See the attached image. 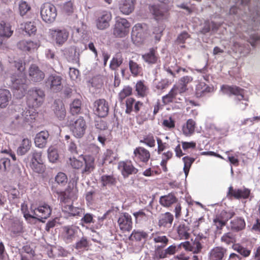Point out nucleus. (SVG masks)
<instances>
[{
  "label": "nucleus",
  "mask_w": 260,
  "mask_h": 260,
  "mask_svg": "<svg viewBox=\"0 0 260 260\" xmlns=\"http://www.w3.org/2000/svg\"><path fill=\"white\" fill-rule=\"evenodd\" d=\"M250 0H239L236 2V6L231 8L229 12L230 15H234L237 18L241 17L242 20L244 22L248 21V23L252 25V28L253 29L260 30V14L258 12L256 13L251 12L249 7L247 8L249 14H247L245 11L246 8Z\"/></svg>",
  "instance_id": "obj_1"
},
{
  "label": "nucleus",
  "mask_w": 260,
  "mask_h": 260,
  "mask_svg": "<svg viewBox=\"0 0 260 260\" xmlns=\"http://www.w3.org/2000/svg\"><path fill=\"white\" fill-rule=\"evenodd\" d=\"M14 63L18 73L14 74L11 76V86L13 89L14 95L16 98L21 99L24 95L28 86L26 77L24 72V64L21 60L15 61Z\"/></svg>",
  "instance_id": "obj_2"
},
{
  "label": "nucleus",
  "mask_w": 260,
  "mask_h": 260,
  "mask_svg": "<svg viewBox=\"0 0 260 260\" xmlns=\"http://www.w3.org/2000/svg\"><path fill=\"white\" fill-rule=\"evenodd\" d=\"M207 238L203 235H198L194 239L181 242L180 246H182L186 251L191 252L193 254L202 253L205 248V242Z\"/></svg>",
  "instance_id": "obj_3"
},
{
  "label": "nucleus",
  "mask_w": 260,
  "mask_h": 260,
  "mask_svg": "<svg viewBox=\"0 0 260 260\" xmlns=\"http://www.w3.org/2000/svg\"><path fill=\"white\" fill-rule=\"evenodd\" d=\"M45 98L44 91L38 88L29 89L27 95V105L33 109L40 107L44 102Z\"/></svg>",
  "instance_id": "obj_4"
},
{
  "label": "nucleus",
  "mask_w": 260,
  "mask_h": 260,
  "mask_svg": "<svg viewBox=\"0 0 260 260\" xmlns=\"http://www.w3.org/2000/svg\"><path fill=\"white\" fill-rule=\"evenodd\" d=\"M221 90L224 94L229 95H234L236 96V100L239 101H243L239 104L240 108L244 110L247 106L246 103L247 100L244 97V91L243 89L240 88L237 86H230L229 85H222Z\"/></svg>",
  "instance_id": "obj_5"
},
{
  "label": "nucleus",
  "mask_w": 260,
  "mask_h": 260,
  "mask_svg": "<svg viewBox=\"0 0 260 260\" xmlns=\"http://www.w3.org/2000/svg\"><path fill=\"white\" fill-rule=\"evenodd\" d=\"M40 13L42 20L48 23L54 22L57 16L55 7L49 3H44L42 5Z\"/></svg>",
  "instance_id": "obj_6"
},
{
  "label": "nucleus",
  "mask_w": 260,
  "mask_h": 260,
  "mask_svg": "<svg viewBox=\"0 0 260 260\" xmlns=\"http://www.w3.org/2000/svg\"><path fill=\"white\" fill-rule=\"evenodd\" d=\"M130 23L125 18L116 17L113 34L117 37H125L128 32Z\"/></svg>",
  "instance_id": "obj_7"
},
{
  "label": "nucleus",
  "mask_w": 260,
  "mask_h": 260,
  "mask_svg": "<svg viewBox=\"0 0 260 260\" xmlns=\"http://www.w3.org/2000/svg\"><path fill=\"white\" fill-rule=\"evenodd\" d=\"M37 113L32 108L31 110H23L20 114L15 115L16 123L21 125L30 124L35 119Z\"/></svg>",
  "instance_id": "obj_8"
},
{
  "label": "nucleus",
  "mask_w": 260,
  "mask_h": 260,
  "mask_svg": "<svg viewBox=\"0 0 260 260\" xmlns=\"http://www.w3.org/2000/svg\"><path fill=\"white\" fill-rule=\"evenodd\" d=\"M86 121L82 117L72 121L70 124V129L76 138H81L84 135L86 129Z\"/></svg>",
  "instance_id": "obj_9"
},
{
  "label": "nucleus",
  "mask_w": 260,
  "mask_h": 260,
  "mask_svg": "<svg viewBox=\"0 0 260 260\" xmlns=\"http://www.w3.org/2000/svg\"><path fill=\"white\" fill-rule=\"evenodd\" d=\"M118 169L124 178H126L131 175L136 174L138 169L134 167L133 162L128 159L120 161L118 164Z\"/></svg>",
  "instance_id": "obj_10"
},
{
  "label": "nucleus",
  "mask_w": 260,
  "mask_h": 260,
  "mask_svg": "<svg viewBox=\"0 0 260 260\" xmlns=\"http://www.w3.org/2000/svg\"><path fill=\"white\" fill-rule=\"evenodd\" d=\"M62 81L61 76L56 74H51L46 79V86L51 91L57 92L61 90L63 88Z\"/></svg>",
  "instance_id": "obj_11"
},
{
  "label": "nucleus",
  "mask_w": 260,
  "mask_h": 260,
  "mask_svg": "<svg viewBox=\"0 0 260 260\" xmlns=\"http://www.w3.org/2000/svg\"><path fill=\"white\" fill-rule=\"evenodd\" d=\"M49 33L52 40L59 46H62L67 41L69 35L65 29H50Z\"/></svg>",
  "instance_id": "obj_12"
},
{
  "label": "nucleus",
  "mask_w": 260,
  "mask_h": 260,
  "mask_svg": "<svg viewBox=\"0 0 260 260\" xmlns=\"http://www.w3.org/2000/svg\"><path fill=\"white\" fill-rule=\"evenodd\" d=\"M52 210L50 206L47 204L39 205L37 208L31 207V212L36 215L37 219L44 222V219H46L51 215Z\"/></svg>",
  "instance_id": "obj_13"
},
{
  "label": "nucleus",
  "mask_w": 260,
  "mask_h": 260,
  "mask_svg": "<svg viewBox=\"0 0 260 260\" xmlns=\"http://www.w3.org/2000/svg\"><path fill=\"white\" fill-rule=\"evenodd\" d=\"M62 236L66 243H70L74 241L79 232V229L75 225H66L62 227Z\"/></svg>",
  "instance_id": "obj_14"
},
{
  "label": "nucleus",
  "mask_w": 260,
  "mask_h": 260,
  "mask_svg": "<svg viewBox=\"0 0 260 260\" xmlns=\"http://www.w3.org/2000/svg\"><path fill=\"white\" fill-rule=\"evenodd\" d=\"M109 110V104L105 100L99 99L94 102L93 111L95 114L99 117H106L108 114Z\"/></svg>",
  "instance_id": "obj_15"
},
{
  "label": "nucleus",
  "mask_w": 260,
  "mask_h": 260,
  "mask_svg": "<svg viewBox=\"0 0 260 260\" xmlns=\"http://www.w3.org/2000/svg\"><path fill=\"white\" fill-rule=\"evenodd\" d=\"M146 29L145 24L138 23L133 27L132 31V39L135 43H141L145 37V31Z\"/></svg>",
  "instance_id": "obj_16"
},
{
  "label": "nucleus",
  "mask_w": 260,
  "mask_h": 260,
  "mask_svg": "<svg viewBox=\"0 0 260 260\" xmlns=\"http://www.w3.org/2000/svg\"><path fill=\"white\" fill-rule=\"evenodd\" d=\"M250 193V190L248 188L243 187L239 189H234L231 186L229 187L227 196L229 198H234L236 199H246L249 197Z\"/></svg>",
  "instance_id": "obj_17"
},
{
  "label": "nucleus",
  "mask_w": 260,
  "mask_h": 260,
  "mask_svg": "<svg viewBox=\"0 0 260 260\" xmlns=\"http://www.w3.org/2000/svg\"><path fill=\"white\" fill-rule=\"evenodd\" d=\"M117 222L120 230L123 232H129L132 229L133 222L132 217L127 213H124L121 214Z\"/></svg>",
  "instance_id": "obj_18"
},
{
  "label": "nucleus",
  "mask_w": 260,
  "mask_h": 260,
  "mask_svg": "<svg viewBox=\"0 0 260 260\" xmlns=\"http://www.w3.org/2000/svg\"><path fill=\"white\" fill-rule=\"evenodd\" d=\"M174 216L170 212L161 214L158 217V225L160 229L168 230L171 228Z\"/></svg>",
  "instance_id": "obj_19"
},
{
  "label": "nucleus",
  "mask_w": 260,
  "mask_h": 260,
  "mask_svg": "<svg viewBox=\"0 0 260 260\" xmlns=\"http://www.w3.org/2000/svg\"><path fill=\"white\" fill-rule=\"evenodd\" d=\"M112 18L110 12L103 11L96 20V27L99 29L103 30L109 26V22Z\"/></svg>",
  "instance_id": "obj_20"
},
{
  "label": "nucleus",
  "mask_w": 260,
  "mask_h": 260,
  "mask_svg": "<svg viewBox=\"0 0 260 260\" xmlns=\"http://www.w3.org/2000/svg\"><path fill=\"white\" fill-rule=\"evenodd\" d=\"M150 11L156 20L166 19L168 16V11L162 5H154L150 7Z\"/></svg>",
  "instance_id": "obj_21"
},
{
  "label": "nucleus",
  "mask_w": 260,
  "mask_h": 260,
  "mask_svg": "<svg viewBox=\"0 0 260 260\" xmlns=\"http://www.w3.org/2000/svg\"><path fill=\"white\" fill-rule=\"evenodd\" d=\"M136 0H119L118 2V9L124 15H129L134 10Z\"/></svg>",
  "instance_id": "obj_22"
},
{
  "label": "nucleus",
  "mask_w": 260,
  "mask_h": 260,
  "mask_svg": "<svg viewBox=\"0 0 260 260\" xmlns=\"http://www.w3.org/2000/svg\"><path fill=\"white\" fill-rule=\"evenodd\" d=\"M134 158L136 161L147 162L150 157L149 151L142 147H137L134 150Z\"/></svg>",
  "instance_id": "obj_23"
},
{
  "label": "nucleus",
  "mask_w": 260,
  "mask_h": 260,
  "mask_svg": "<svg viewBox=\"0 0 260 260\" xmlns=\"http://www.w3.org/2000/svg\"><path fill=\"white\" fill-rule=\"evenodd\" d=\"M226 249L222 247L217 246L212 248L208 254L209 260H224Z\"/></svg>",
  "instance_id": "obj_24"
},
{
  "label": "nucleus",
  "mask_w": 260,
  "mask_h": 260,
  "mask_svg": "<svg viewBox=\"0 0 260 260\" xmlns=\"http://www.w3.org/2000/svg\"><path fill=\"white\" fill-rule=\"evenodd\" d=\"M142 57L144 61L149 64L156 63L159 58L156 48H150L148 51L142 55Z\"/></svg>",
  "instance_id": "obj_25"
},
{
  "label": "nucleus",
  "mask_w": 260,
  "mask_h": 260,
  "mask_svg": "<svg viewBox=\"0 0 260 260\" xmlns=\"http://www.w3.org/2000/svg\"><path fill=\"white\" fill-rule=\"evenodd\" d=\"M28 72L30 80L34 82H40L45 77L44 73L35 64L30 66Z\"/></svg>",
  "instance_id": "obj_26"
},
{
  "label": "nucleus",
  "mask_w": 260,
  "mask_h": 260,
  "mask_svg": "<svg viewBox=\"0 0 260 260\" xmlns=\"http://www.w3.org/2000/svg\"><path fill=\"white\" fill-rule=\"evenodd\" d=\"M176 232L179 240H186L190 238V229L187 224L185 223L179 224L176 228Z\"/></svg>",
  "instance_id": "obj_27"
},
{
  "label": "nucleus",
  "mask_w": 260,
  "mask_h": 260,
  "mask_svg": "<svg viewBox=\"0 0 260 260\" xmlns=\"http://www.w3.org/2000/svg\"><path fill=\"white\" fill-rule=\"evenodd\" d=\"M196 95L197 97L203 96L213 91V87L206 84L205 82H200L196 86Z\"/></svg>",
  "instance_id": "obj_28"
},
{
  "label": "nucleus",
  "mask_w": 260,
  "mask_h": 260,
  "mask_svg": "<svg viewBox=\"0 0 260 260\" xmlns=\"http://www.w3.org/2000/svg\"><path fill=\"white\" fill-rule=\"evenodd\" d=\"M139 124H142L148 120H153L154 115L151 114V109L147 107H144L136 117Z\"/></svg>",
  "instance_id": "obj_29"
},
{
  "label": "nucleus",
  "mask_w": 260,
  "mask_h": 260,
  "mask_svg": "<svg viewBox=\"0 0 260 260\" xmlns=\"http://www.w3.org/2000/svg\"><path fill=\"white\" fill-rule=\"evenodd\" d=\"M181 247L182 246H180V244L177 245L173 244L164 250H159L158 251V257L160 259H164L169 256L174 255Z\"/></svg>",
  "instance_id": "obj_30"
},
{
  "label": "nucleus",
  "mask_w": 260,
  "mask_h": 260,
  "mask_svg": "<svg viewBox=\"0 0 260 260\" xmlns=\"http://www.w3.org/2000/svg\"><path fill=\"white\" fill-rule=\"evenodd\" d=\"M149 238V233L142 230H134L129 237V240H135L136 241L145 242Z\"/></svg>",
  "instance_id": "obj_31"
},
{
  "label": "nucleus",
  "mask_w": 260,
  "mask_h": 260,
  "mask_svg": "<svg viewBox=\"0 0 260 260\" xmlns=\"http://www.w3.org/2000/svg\"><path fill=\"white\" fill-rule=\"evenodd\" d=\"M48 137L49 133L47 131H41L37 134L35 138L36 146L41 148L45 147Z\"/></svg>",
  "instance_id": "obj_32"
},
{
  "label": "nucleus",
  "mask_w": 260,
  "mask_h": 260,
  "mask_svg": "<svg viewBox=\"0 0 260 260\" xmlns=\"http://www.w3.org/2000/svg\"><path fill=\"white\" fill-rule=\"evenodd\" d=\"M83 163L85 164V168L82 171V174H88L91 173L94 168V159L89 155H86L83 157Z\"/></svg>",
  "instance_id": "obj_33"
},
{
  "label": "nucleus",
  "mask_w": 260,
  "mask_h": 260,
  "mask_svg": "<svg viewBox=\"0 0 260 260\" xmlns=\"http://www.w3.org/2000/svg\"><path fill=\"white\" fill-rule=\"evenodd\" d=\"M62 211L68 213L70 216H79L82 213V209L73 206L72 204H66L62 205Z\"/></svg>",
  "instance_id": "obj_34"
},
{
  "label": "nucleus",
  "mask_w": 260,
  "mask_h": 260,
  "mask_svg": "<svg viewBox=\"0 0 260 260\" xmlns=\"http://www.w3.org/2000/svg\"><path fill=\"white\" fill-rule=\"evenodd\" d=\"M18 48L23 51H30L39 47L37 43L30 40H22L17 44Z\"/></svg>",
  "instance_id": "obj_35"
},
{
  "label": "nucleus",
  "mask_w": 260,
  "mask_h": 260,
  "mask_svg": "<svg viewBox=\"0 0 260 260\" xmlns=\"http://www.w3.org/2000/svg\"><path fill=\"white\" fill-rule=\"evenodd\" d=\"M245 222L242 217H237L232 219L230 221V226L232 230L238 232L244 229L245 227Z\"/></svg>",
  "instance_id": "obj_36"
},
{
  "label": "nucleus",
  "mask_w": 260,
  "mask_h": 260,
  "mask_svg": "<svg viewBox=\"0 0 260 260\" xmlns=\"http://www.w3.org/2000/svg\"><path fill=\"white\" fill-rule=\"evenodd\" d=\"M31 146V141L27 138L23 139L17 150L18 155H23L30 149Z\"/></svg>",
  "instance_id": "obj_37"
},
{
  "label": "nucleus",
  "mask_w": 260,
  "mask_h": 260,
  "mask_svg": "<svg viewBox=\"0 0 260 260\" xmlns=\"http://www.w3.org/2000/svg\"><path fill=\"white\" fill-rule=\"evenodd\" d=\"M171 83V82L167 79H162L160 81L155 80L153 82L154 90L156 92H161L167 88Z\"/></svg>",
  "instance_id": "obj_38"
},
{
  "label": "nucleus",
  "mask_w": 260,
  "mask_h": 260,
  "mask_svg": "<svg viewBox=\"0 0 260 260\" xmlns=\"http://www.w3.org/2000/svg\"><path fill=\"white\" fill-rule=\"evenodd\" d=\"M177 201L176 197L172 193L161 196L159 198V203L164 207H169Z\"/></svg>",
  "instance_id": "obj_39"
},
{
  "label": "nucleus",
  "mask_w": 260,
  "mask_h": 260,
  "mask_svg": "<svg viewBox=\"0 0 260 260\" xmlns=\"http://www.w3.org/2000/svg\"><path fill=\"white\" fill-rule=\"evenodd\" d=\"M22 222L19 220H15L12 222L9 228L12 236H16L23 232Z\"/></svg>",
  "instance_id": "obj_40"
},
{
  "label": "nucleus",
  "mask_w": 260,
  "mask_h": 260,
  "mask_svg": "<svg viewBox=\"0 0 260 260\" xmlns=\"http://www.w3.org/2000/svg\"><path fill=\"white\" fill-rule=\"evenodd\" d=\"M53 110L55 115L59 120L63 119L66 116L64 107L61 102L55 101L53 105Z\"/></svg>",
  "instance_id": "obj_41"
},
{
  "label": "nucleus",
  "mask_w": 260,
  "mask_h": 260,
  "mask_svg": "<svg viewBox=\"0 0 260 260\" xmlns=\"http://www.w3.org/2000/svg\"><path fill=\"white\" fill-rule=\"evenodd\" d=\"M11 99V94L9 90L6 89H0V107L5 108L9 100Z\"/></svg>",
  "instance_id": "obj_42"
},
{
  "label": "nucleus",
  "mask_w": 260,
  "mask_h": 260,
  "mask_svg": "<svg viewBox=\"0 0 260 260\" xmlns=\"http://www.w3.org/2000/svg\"><path fill=\"white\" fill-rule=\"evenodd\" d=\"M13 32V30L11 29V26L9 23L5 21L0 22V36L6 38L10 37Z\"/></svg>",
  "instance_id": "obj_43"
},
{
  "label": "nucleus",
  "mask_w": 260,
  "mask_h": 260,
  "mask_svg": "<svg viewBox=\"0 0 260 260\" xmlns=\"http://www.w3.org/2000/svg\"><path fill=\"white\" fill-rule=\"evenodd\" d=\"M196 122L191 119H188L182 126V132L186 136H189L194 132Z\"/></svg>",
  "instance_id": "obj_44"
},
{
  "label": "nucleus",
  "mask_w": 260,
  "mask_h": 260,
  "mask_svg": "<svg viewBox=\"0 0 260 260\" xmlns=\"http://www.w3.org/2000/svg\"><path fill=\"white\" fill-rule=\"evenodd\" d=\"M21 28L23 29L29 36L34 34L37 31L36 25L34 21H27L22 23Z\"/></svg>",
  "instance_id": "obj_45"
},
{
  "label": "nucleus",
  "mask_w": 260,
  "mask_h": 260,
  "mask_svg": "<svg viewBox=\"0 0 260 260\" xmlns=\"http://www.w3.org/2000/svg\"><path fill=\"white\" fill-rule=\"evenodd\" d=\"M123 57L121 54H116L113 57L110 63V68L112 70H116L123 62Z\"/></svg>",
  "instance_id": "obj_46"
},
{
  "label": "nucleus",
  "mask_w": 260,
  "mask_h": 260,
  "mask_svg": "<svg viewBox=\"0 0 260 260\" xmlns=\"http://www.w3.org/2000/svg\"><path fill=\"white\" fill-rule=\"evenodd\" d=\"M136 90L138 94L142 97H144L147 94L148 87L145 85L144 81H138L136 84Z\"/></svg>",
  "instance_id": "obj_47"
},
{
  "label": "nucleus",
  "mask_w": 260,
  "mask_h": 260,
  "mask_svg": "<svg viewBox=\"0 0 260 260\" xmlns=\"http://www.w3.org/2000/svg\"><path fill=\"white\" fill-rule=\"evenodd\" d=\"M101 180L103 186H112L116 183V179L113 175H104Z\"/></svg>",
  "instance_id": "obj_48"
},
{
  "label": "nucleus",
  "mask_w": 260,
  "mask_h": 260,
  "mask_svg": "<svg viewBox=\"0 0 260 260\" xmlns=\"http://www.w3.org/2000/svg\"><path fill=\"white\" fill-rule=\"evenodd\" d=\"M140 142L149 147H154L155 146V140L154 136L151 133H149L145 135L143 139L140 140Z\"/></svg>",
  "instance_id": "obj_49"
},
{
  "label": "nucleus",
  "mask_w": 260,
  "mask_h": 260,
  "mask_svg": "<svg viewBox=\"0 0 260 260\" xmlns=\"http://www.w3.org/2000/svg\"><path fill=\"white\" fill-rule=\"evenodd\" d=\"M153 238V241L155 243L162 244V247H166L169 241L168 238L166 236L157 235L152 233L150 237V239Z\"/></svg>",
  "instance_id": "obj_50"
},
{
  "label": "nucleus",
  "mask_w": 260,
  "mask_h": 260,
  "mask_svg": "<svg viewBox=\"0 0 260 260\" xmlns=\"http://www.w3.org/2000/svg\"><path fill=\"white\" fill-rule=\"evenodd\" d=\"M18 5L19 13L21 16L25 15L31 9L28 3L24 0L19 1Z\"/></svg>",
  "instance_id": "obj_51"
},
{
  "label": "nucleus",
  "mask_w": 260,
  "mask_h": 260,
  "mask_svg": "<svg viewBox=\"0 0 260 260\" xmlns=\"http://www.w3.org/2000/svg\"><path fill=\"white\" fill-rule=\"evenodd\" d=\"M233 249L235 251H236L244 257H248L251 252V249L244 247L239 244L234 245Z\"/></svg>",
  "instance_id": "obj_52"
},
{
  "label": "nucleus",
  "mask_w": 260,
  "mask_h": 260,
  "mask_svg": "<svg viewBox=\"0 0 260 260\" xmlns=\"http://www.w3.org/2000/svg\"><path fill=\"white\" fill-rule=\"evenodd\" d=\"M128 64L129 70L132 75L136 76L140 73L142 68L137 62L132 60H130Z\"/></svg>",
  "instance_id": "obj_53"
},
{
  "label": "nucleus",
  "mask_w": 260,
  "mask_h": 260,
  "mask_svg": "<svg viewBox=\"0 0 260 260\" xmlns=\"http://www.w3.org/2000/svg\"><path fill=\"white\" fill-rule=\"evenodd\" d=\"M30 167L35 172L39 174L43 173L45 169L43 162L30 161Z\"/></svg>",
  "instance_id": "obj_54"
},
{
  "label": "nucleus",
  "mask_w": 260,
  "mask_h": 260,
  "mask_svg": "<svg viewBox=\"0 0 260 260\" xmlns=\"http://www.w3.org/2000/svg\"><path fill=\"white\" fill-rule=\"evenodd\" d=\"M86 26L82 23L81 27H75L73 30V34L77 35L79 39H84L86 34Z\"/></svg>",
  "instance_id": "obj_55"
},
{
  "label": "nucleus",
  "mask_w": 260,
  "mask_h": 260,
  "mask_svg": "<svg viewBox=\"0 0 260 260\" xmlns=\"http://www.w3.org/2000/svg\"><path fill=\"white\" fill-rule=\"evenodd\" d=\"M132 93V88L129 86H126L123 87L122 90L119 93L118 99L119 101L122 102L127 96H129Z\"/></svg>",
  "instance_id": "obj_56"
},
{
  "label": "nucleus",
  "mask_w": 260,
  "mask_h": 260,
  "mask_svg": "<svg viewBox=\"0 0 260 260\" xmlns=\"http://www.w3.org/2000/svg\"><path fill=\"white\" fill-rule=\"evenodd\" d=\"M81 101L76 99L73 101L70 105L71 112L73 115L78 114L81 110Z\"/></svg>",
  "instance_id": "obj_57"
},
{
  "label": "nucleus",
  "mask_w": 260,
  "mask_h": 260,
  "mask_svg": "<svg viewBox=\"0 0 260 260\" xmlns=\"http://www.w3.org/2000/svg\"><path fill=\"white\" fill-rule=\"evenodd\" d=\"M176 99L177 96L171 89L168 94L162 97V102L164 105H167L173 102Z\"/></svg>",
  "instance_id": "obj_58"
},
{
  "label": "nucleus",
  "mask_w": 260,
  "mask_h": 260,
  "mask_svg": "<svg viewBox=\"0 0 260 260\" xmlns=\"http://www.w3.org/2000/svg\"><path fill=\"white\" fill-rule=\"evenodd\" d=\"M164 30V27L161 25L153 27L152 30V34L154 35V38L156 41H159L160 40Z\"/></svg>",
  "instance_id": "obj_59"
},
{
  "label": "nucleus",
  "mask_w": 260,
  "mask_h": 260,
  "mask_svg": "<svg viewBox=\"0 0 260 260\" xmlns=\"http://www.w3.org/2000/svg\"><path fill=\"white\" fill-rule=\"evenodd\" d=\"M172 90L175 93L176 95L177 96L178 94H181L185 92L187 90V88L178 82L177 84L173 86Z\"/></svg>",
  "instance_id": "obj_60"
},
{
  "label": "nucleus",
  "mask_w": 260,
  "mask_h": 260,
  "mask_svg": "<svg viewBox=\"0 0 260 260\" xmlns=\"http://www.w3.org/2000/svg\"><path fill=\"white\" fill-rule=\"evenodd\" d=\"M48 159L50 162H54L58 157L57 151L53 147H50L48 149Z\"/></svg>",
  "instance_id": "obj_61"
},
{
  "label": "nucleus",
  "mask_w": 260,
  "mask_h": 260,
  "mask_svg": "<svg viewBox=\"0 0 260 260\" xmlns=\"http://www.w3.org/2000/svg\"><path fill=\"white\" fill-rule=\"evenodd\" d=\"M68 181L66 175L62 172L58 173L55 176V181L61 185H64Z\"/></svg>",
  "instance_id": "obj_62"
},
{
  "label": "nucleus",
  "mask_w": 260,
  "mask_h": 260,
  "mask_svg": "<svg viewBox=\"0 0 260 260\" xmlns=\"http://www.w3.org/2000/svg\"><path fill=\"white\" fill-rule=\"evenodd\" d=\"M10 160L8 158L0 159V171L5 172L10 168Z\"/></svg>",
  "instance_id": "obj_63"
},
{
  "label": "nucleus",
  "mask_w": 260,
  "mask_h": 260,
  "mask_svg": "<svg viewBox=\"0 0 260 260\" xmlns=\"http://www.w3.org/2000/svg\"><path fill=\"white\" fill-rule=\"evenodd\" d=\"M222 242L227 244H230L235 242V239L234 235L231 233H228L224 234L221 238Z\"/></svg>",
  "instance_id": "obj_64"
}]
</instances>
